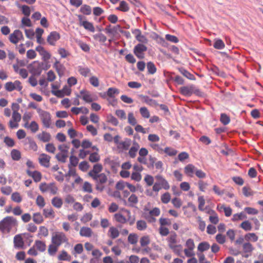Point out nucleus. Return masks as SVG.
Returning a JSON list of instances; mask_svg holds the SVG:
<instances>
[{
  "label": "nucleus",
  "instance_id": "nucleus-33",
  "mask_svg": "<svg viewBox=\"0 0 263 263\" xmlns=\"http://www.w3.org/2000/svg\"><path fill=\"white\" fill-rule=\"evenodd\" d=\"M242 250L245 253L251 254L254 250L253 246L250 242H246L242 244Z\"/></svg>",
  "mask_w": 263,
  "mask_h": 263
},
{
  "label": "nucleus",
  "instance_id": "nucleus-8",
  "mask_svg": "<svg viewBox=\"0 0 263 263\" xmlns=\"http://www.w3.org/2000/svg\"><path fill=\"white\" fill-rule=\"evenodd\" d=\"M5 88L7 91L9 92L14 90L21 91L23 88V86L20 81L16 80L14 82H8L6 83L5 84Z\"/></svg>",
  "mask_w": 263,
  "mask_h": 263
},
{
  "label": "nucleus",
  "instance_id": "nucleus-48",
  "mask_svg": "<svg viewBox=\"0 0 263 263\" xmlns=\"http://www.w3.org/2000/svg\"><path fill=\"white\" fill-rule=\"evenodd\" d=\"M58 259L60 260L69 261L71 259V256L68 255L66 251L63 250L58 256Z\"/></svg>",
  "mask_w": 263,
  "mask_h": 263
},
{
  "label": "nucleus",
  "instance_id": "nucleus-40",
  "mask_svg": "<svg viewBox=\"0 0 263 263\" xmlns=\"http://www.w3.org/2000/svg\"><path fill=\"white\" fill-rule=\"evenodd\" d=\"M115 220L119 223L124 224L127 222V220L126 217L121 213H116L114 215Z\"/></svg>",
  "mask_w": 263,
  "mask_h": 263
},
{
  "label": "nucleus",
  "instance_id": "nucleus-19",
  "mask_svg": "<svg viewBox=\"0 0 263 263\" xmlns=\"http://www.w3.org/2000/svg\"><path fill=\"white\" fill-rule=\"evenodd\" d=\"M197 168L192 164H189L186 165L184 168V174L188 177H193Z\"/></svg>",
  "mask_w": 263,
  "mask_h": 263
},
{
  "label": "nucleus",
  "instance_id": "nucleus-57",
  "mask_svg": "<svg viewBox=\"0 0 263 263\" xmlns=\"http://www.w3.org/2000/svg\"><path fill=\"white\" fill-rule=\"evenodd\" d=\"M180 72L185 77L189 80H194L195 79L194 76L184 69H181L179 70Z\"/></svg>",
  "mask_w": 263,
  "mask_h": 263
},
{
  "label": "nucleus",
  "instance_id": "nucleus-62",
  "mask_svg": "<svg viewBox=\"0 0 263 263\" xmlns=\"http://www.w3.org/2000/svg\"><path fill=\"white\" fill-rule=\"evenodd\" d=\"M246 218H247L246 215L243 212H241L240 213L234 214L232 218V220L233 221H236Z\"/></svg>",
  "mask_w": 263,
  "mask_h": 263
},
{
  "label": "nucleus",
  "instance_id": "nucleus-15",
  "mask_svg": "<svg viewBox=\"0 0 263 263\" xmlns=\"http://www.w3.org/2000/svg\"><path fill=\"white\" fill-rule=\"evenodd\" d=\"M51 157L45 154H42L40 155L39 158V161L40 164L46 168L50 166V160Z\"/></svg>",
  "mask_w": 263,
  "mask_h": 263
},
{
  "label": "nucleus",
  "instance_id": "nucleus-53",
  "mask_svg": "<svg viewBox=\"0 0 263 263\" xmlns=\"http://www.w3.org/2000/svg\"><path fill=\"white\" fill-rule=\"evenodd\" d=\"M214 47L217 49H222L224 48V42L221 39H216L213 45Z\"/></svg>",
  "mask_w": 263,
  "mask_h": 263
},
{
  "label": "nucleus",
  "instance_id": "nucleus-49",
  "mask_svg": "<svg viewBox=\"0 0 263 263\" xmlns=\"http://www.w3.org/2000/svg\"><path fill=\"white\" fill-rule=\"evenodd\" d=\"M173 252L178 256H181L182 251V246L181 245H176L170 248Z\"/></svg>",
  "mask_w": 263,
  "mask_h": 263
},
{
  "label": "nucleus",
  "instance_id": "nucleus-12",
  "mask_svg": "<svg viewBox=\"0 0 263 263\" xmlns=\"http://www.w3.org/2000/svg\"><path fill=\"white\" fill-rule=\"evenodd\" d=\"M60 34L57 31H52L50 33L48 36L47 41V42L52 46H54L55 43L60 39Z\"/></svg>",
  "mask_w": 263,
  "mask_h": 263
},
{
  "label": "nucleus",
  "instance_id": "nucleus-41",
  "mask_svg": "<svg viewBox=\"0 0 263 263\" xmlns=\"http://www.w3.org/2000/svg\"><path fill=\"white\" fill-rule=\"evenodd\" d=\"M93 179L99 182L100 184H104L107 182V177L104 173H101L97 175L96 178Z\"/></svg>",
  "mask_w": 263,
  "mask_h": 263
},
{
  "label": "nucleus",
  "instance_id": "nucleus-35",
  "mask_svg": "<svg viewBox=\"0 0 263 263\" xmlns=\"http://www.w3.org/2000/svg\"><path fill=\"white\" fill-rule=\"evenodd\" d=\"M32 219L33 222L37 224L42 223L44 221V218L40 212L34 213L32 216Z\"/></svg>",
  "mask_w": 263,
  "mask_h": 263
},
{
  "label": "nucleus",
  "instance_id": "nucleus-54",
  "mask_svg": "<svg viewBox=\"0 0 263 263\" xmlns=\"http://www.w3.org/2000/svg\"><path fill=\"white\" fill-rule=\"evenodd\" d=\"M163 152L165 153L169 156H174L177 154L178 151L171 147H166L164 149H163Z\"/></svg>",
  "mask_w": 263,
  "mask_h": 263
},
{
  "label": "nucleus",
  "instance_id": "nucleus-18",
  "mask_svg": "<svg viewBox=\"0 0 263 263\" xmlns=\"http://www.w3.org/2000/svg\"><path fill=\"white\" fill-rule=\"evenodd\" d=\"M80 93L82 99L86 102L90 103L96 100L92 97L90 92L87 90H82Z\"/></svg>",
  "mask_w": 263,
  "mask_h": 263
},
{
  "label": "nucleus",
  "instance_id": "nucleus-51",
  "mask_svg": "<svg viewBox=\"0 0 263 263\" xmlns=\"http://www.w3.org/2000/svg\"><path fill=\"white\" fill-rule=\"evenodd\" d=\"M161 201L164 204L168 203L171 199V194L168 192H165L161 196Z\"/></svg>",
  "mask_w": 263,
  "mask_h": 263
},
{
  "label": "nucleus",
  "instance_id": "nucleus-47",
  "mask_svg": "<svg viewBox=\"0 0 263 263\" xmlns=\"http://www.w3.org/2000/svg\"><path fill=\"white\" fill-rule=\"evenodd\" d=\"M147 72L150 74H154L157 70V68L155 64L152 62H148L147 63Z\"/></svg>",
  "mask_w": 263,
  "mask_h": 263
},
{
  "label": "nucleus",
  "instance_id": "nucleus-36",
  "mask_svg": "<svg viewBox=\"0 0 263 263\" xmlns=\"http://www.w3.org/2000/svg\"><path fill=\"white\" fill-rule=\"evenodd\" d=\"M245 239L247 242H256L258 240V237L254 233H249L245 235Z\"/></svg>",
  "mask_w": 263,
  "mask_h": 263
},
{
  "label": "nucleus",
  "instance_id": "nucleus-34",
  "mask_svg": "<svg viewBox=\"0 0 263 263\" xmlns=\"http://www.w3.org/2000/svg\"><path fill=\"white\" fill-rule=\"evenodd\" d=\"M26 140L25 144L28 145V147L30 149L33 150L34 152L37 150V145L32 138H27Z\"/></svg>",
  "mask_w": 263,
  "mask_h": 263
},
{
  "label": "nucleus",
  "instance_id": "nucleus-60",
  "mask_svg": "<svg viewBox=\"0 0 263 263\" xmlns=\"http://www.w3.org/2000/svg\"><path fill=\"white\" fill-rule=\"evenodd\" d=\"M80 11L85 15H90L91 13V7L87 5H83L80 8Z\"/></svg>",
  "mask_w": 263,
  "mask_h": 263
},
{
  "label": "nucleus",
  "instance_id": "nucleus-31",
  "mask_svg": "<svg viewBox=\"0 0 263 263\" xmlns=\"http://www.w3.org/2000/svg\"><path fill=\"white\" fill-rule=\"evenodd\" d=\"M51 204L54 207L60 209L63 205V201L61 198L56 196L51 199Z\"/></svg>",
  "mask_w": 263,
  "mask_h": 263
},
{
  "label": "nucleus",
  "instance_id": "nucleus-50",
  "mask_svg": "<svg viewBox=\"0 0 263 263\" xmlns=\"http://www.w3.org/2000/svg\"><path fill=\"white\" fill-rule=\"evenodd\" d=\"M24 126L29 128L32 133H35L39 130V125L35 121H32L29 126H27V123Z\"/></svg>",
  "mask_w": 263,
  "mask_h": 263
},
{
  "label": "nucleus",
  "instance_id": "nucleus-9",
  "mask_svg": "<svg viewBox=\"0 0 263 263\" xmlns=\"http://www.w3.org/2000/svg\"><path fill=\"white\" fill-rule=\"evenodd\" d=\"M43 65L39 61H34L29 67L30 72L34 75H40L42 71Z\"/></svg>",
  "mask_w": 263,
  "mask_h": 263
},
{
  "label": "nucleus",
  "instance_id": "nucleus-16",
  "mask_svg": "<svg viewBox=\"0 0 263 263\" xmlns=\"http://www.w3.org/2000/svg\"><path fill=\"white\" fill-rule=\"evenodd\" d=\"M102 165L100 163H97L93 165L92 170L88 173V175L92 179H96V176L99 175V173L102 171Z\"/></svg>",
  "mask_w": 263,
  "mask_h": 263
},
{
  "label": "nucleus",
  "instance_id": "nucleus-43",
  "mask_svg": "<svg viewBox=\"0 0 263 263\" xmlns=\"http://www.w3.org/2000/svg\"><path fill=\"white\" fill-rule=\"evenodd\" d=\"M120 91L119 90L116 88L110 87L109 88L107 91V95L110 98H115V95H118Z\"/></svg>",
  "mask_w": 263,
  "mask_h": 263
},
{
  "label": "nucleus",
  "instance_id": "nucleus-5",
  "mask_svg": "<svg viewBox=\"0 0 263 263\" xmlns=\"http://www.w3.org/2000/svg\"><path fill=\"white\" fill-rule=\"evenodd\" d=\"M39 189L42 193L49 192L52 195L57 194L58 191V188L54 182L50 183L42 182L40 184Z\"/></svg>",
  "mask_w": 263,
  "mask_h": 263
},
{
  "label": "nucleus",
  "instance_id": "nucleus-13",
  "mask_svg": "<svg viewBox=\"0 0 263 263\" xmlns=\"http://www.w3.org/2000/svg\"><path fill=\"white\" fill-rule=\"evenodd\" d=\"M35 50L39 53L40 55L42 57V59L44 61H48L51 58L50 53L45 50L43 47L38 46L35 48Z\"/></svg>",
  "mask_w": 263,
  "mask_h": 263
},
{
  "label": "nucleus",
  "instance_id": "nucleus-17",
  "mask_svg": "<svg viewBox=\"0 0 263 263\" xmlns=\"http://www.w3.org/2000/svg\"><path fill=\"white\" fill-rule=\"evenodd\" d=\"M157 182L158 183L163 189L168 190L170 188V185L168 181L161 175H157L155 176Z\"/></svg>",
  "mask_w": 263,
  "mask_h": 263
},
{
  "label": "nucleus",
  "instance_id": "nucleus-61",
  "mask_svg": "<svg viewBox=\"0 0 263 263\" xmlns=\"http://www.w3.org/2000/svg\"><path fill=\"white\" fill-rule=\"evenodd\" d=\"M11 198L13 201L16 203H20L22 201V198L20 194L18 192H14L12 193Z\"/></svg>",
  "mask_w": 263,
  "mask_h": 263
},
{
  "label": "nucleus",
  "instance_id": "nucleus-27",
  "mask_svg": "<svg viewBox=\"0 0 263 263\" xmlns=\"http://www.w3.org/2000/svg\"><path fill=\"white\" fill-rule=\"evenodd\" d=\"M53 67L56 70L60 77L64 74L65 67L59 61H56L53 64Z\"/></svg>",
  "mask_w": 263,
  "mask_h": 263
},
{
  "label": "nucleus",
  "instance_id": "nucleus-7",
  "mask_svg": "<svg viewBox=\"0 0 263 263\" xmlns=\"http://www.w3.org/2000/svg\"><path fill=\"white\" fill-rule=\"evenodd\" d=\"M147 50V47L143 44H138L133 49L134 53L139 59L144 58V52Z\"/></svg>",
  "mask_w": 263,
  "mask_h": 263
},
{
  "label": "nucleus",
  "instance_id": "nucleus-20",
  "mask_svg": "<svg viewBox=\"0 0 263 263\" xmlns=\"http://www.w3.org/2000/svg\"><path fill=\"white\" fill-rule=\"evenodd\" d=\"M132 144V140L130 139L126 138L117 145V148L122 151H127L129 149Z\"/></svg>",
  "mask_w": 263,
  "mask_h": 263
},
{
  "label": "nucleus",
  "instance_id": "nucleus-26",
  "mask_svg": "<svg viewBox=\"0 0 263 263\" xmlns=\"http://www.w3.org/2000/svg\"><path fill=\"white\" fill-rule=\"evenodd\" d=\"M14 246L15 248H22L24 242L22 236L20 234L16 235L13 239Z\"/></svg>",
  "mask_w": 263,
  "mask_h": 263
},
{
  "label": "nucleus",
  "instance_id": "nucleus-6",
  "mask_svg": "<svg viewBox=\"0 0 263 263\" xmlns=\"http://www.w3.org/2000/svg\"><path fill=\"white\" fill-rule=\"evenodd\" d=\"M186 248L184 250V252L186 257H190L195 256L194 250L195 248L194 240L190 238L185 242Z\"/></svg>",
  "mask_w": 263,
  "mask_h": 263
},
{
  "label": "nucleus",
  "instance_id": "nucleus-59",
  "mask_svg": "<svg viewBox=\"0 0 263 263\" xmlns=\"http://www.w3.org/2000/svg\"><path fill=\"white\" fill-rule=\"evenodd\" d=\"M150 243V238L148 236H142L140 239V243L142 247L147 246Z\"/></svg>",
  "mask_w": 263,
  "mask_h": 263
},
{
  "label": "nucleus",
  "instance_id": "nucleus-2",
  "mask_svg": "<svg viewBox=\"0 0 263 263\" xmlns=\"http://www.w3.org/2000/svg\"><path fill=\"white\" fill-rule=\"evenodd\" d=\"M37 112L39 114V117L43 126L46 128H49L52 124L51 116L50 114L41 108L37 109Z\"/></svg>",
  "mask_w": 263,
  "mask_h": 263
},
{
  "label": "nucleus",
  "instance_id": "nucleus-52",
  "mask_svg": "<svg viewBox=\"0 0 263 263\" xmlns=\"http://www.w3.org/2000/svg\"><path fill=\"white\" fill-rule=\"evenodd\" d=\"M138 236L136 233H131L128 236V241L132 245H135L138 242Z\"/></svg>",
  "mask_w": 263,
  "mask_h": 263
},
{
  "label": "nucleus",
  "instance_id": "nucleus-22",
  "mask_svg": "<svg viewBox=\"0 0 263 263\" xmlns=\"http://www.w3.org/2000/svg\"><path fill=\"white\" fill-rule=\"evenodd\" d=\"M26 173L29 176L31 177L35 182H40L41 180L42 174L39 171L31 172L29 170H27Z\"/></svg>",
  "mask_w": 263,
  "mask_h": 263
},
{
  "label": "nucleus",
  "instance_id": "nucleus-3",
  "mask_svg": "<svg viewBox=\"0 0 263 263\" xmlns=\"http://www.w3.org/2000/svg\"><path fill=\"white\" fill-rule=\"evenodd\" d=\"M180 92L182 95L187 97L191 96L193 94L201 96L202 93L200 89L196 88L193 84L180 87Z\"/></svg>",
  "mask_w": 263,
  "mask_h": 263
},
{
  "label": "nucleus",
  "instance_id": "nucleus-55",
  "mask_svg": "<svg viewBox=\"0 0 263 263\" xmlns=\"http://www.w3.org/2000/svg\"><path fill=\"white\" fill-rule=\"evenodd\" d=\"M198 209L200 211H204V206L205 203V201L204 198L203 196H200L198 197Z\"/></svg>",
  "mask_w": 263,
  "mask_h": 263
},
{
  "label": "nucleus",
  "instance_id": "nucleus-28",
  "mask_svg": "<svg viewBox=\"0 0 263 263\" xmlns=\"http://www.w3.org/2000/svg\"><path fill=\"white\" fill-rule=\"evenodd\" d=\"M37 136L39 140L43 142H49L51 139L50 134L45 131H43L41 133L38 134Z\"/></svg>",
  "mask_w": 263,
  "mask_h": 263
},
{
  "label": "nucleus",
  "instance_id": "nucleus-44",
  "mask_svg": "<svg viewBox=\"0 0 263 263\" xmlns=\"http://www.w3.org/2000/svg\"><path fill=\"white\" fill-rule=\"evenodd\" d=\"M240 227L244 230L245 231H250L252 229V226L249 220H245L243 221L240 225Z\"/></svg>",
  "mask_w": 263,
  "mask_h": 263
},
{
  "label": "nucleus",
  "instance_id": "nucleus-4",
  "mask_svg": "<svg viewBox=\"0 0 263 263\" xmlns=\"http://www.w3.org/2000/svg\"><path fill=\"white\" fill-rule=\"evenodd\" d=\"M65 233L62 232H57L54 233L51 237V242L60 247L62 243L68 242Z\"/></svg>",
  "mask_w": 263,
  "mask_h": 263
},
{
  "label": "nucleus",
  "instance_id": "nucleus-64",
  "mask_svg": "<svg viewBox=\"0 0 263 263\" xmlns=\"http://www.w3.org/2000/svg\"><path fill=\"white\" fill-rule=\"evenodd\" d=\"M79 72L82 76L86 77L88 76L90 73V70L87 67L80 66L79 67Z\"/></svg>",
  "mask_w": 263,
  "mask_h": 263
},
{
  "label": "nucleus",
  "instance_id": "nucleus-39",
  "mask_svg": "<svg viewBox=\"0 0 263 263\" xmlns=\"http://www.w3.org/2000/svg\"><path fill=\"white\" fill-rule=\"evenodd\" d=\"M116 9L122 12H127L129 10V7L125 1H122L120 2L119 6L116 8Z\"/></svg>",
  "mask_w": 263,
  "mask_h": 263
},
{
  "label": "nucleus",
  "instance_id": "nucleus-11",
  "mask_svg": "<svg viewBox=\"0 0 263 263\" xmlns=\"http://www.w3.org/2000/svg\"><path fill=\"white\" fill-rule=\"evenodd\" d=\"M83 18L82 15H78L79 25L83 26L86 30L91 32H94L95 31V28L93 24L87 21L83 20Z\"/></svg>",
  "mask_w": 263,
  "mask_h": 263
},
{
  "label": "nucleus",
  "instance_id": "nucleus-32",
  "mask_svg": "<svg viewBox=\"0 0 263 263\" xmlns=\"http://www.w3.org/2000/svg\"><path fill=\"white\" fill-rule=\"evenodd\" d=\"M43 213L45 218H53L55 217V213L51 207L44 209Z\"/></svg>",
  "mask_w": 263,
  "mask_h": 263
},
{
  "label": "nucleus",
  "instance_id": "nucleus-10",
  "mask_svg": "<svg viewBox=\"0 0 263 263\" xmlns=\"http://www.w3.org/2000/svg\"><path fill=\"white\" fill-rule=\"evenodd\" d=\"M24 36L20 30H15L9 35V40L13 44H16L20 41L23 40Z\"/></svg>",
  "mask_w": 263,
  "mask_h": 263
},
{
  "label": "nucleus",
  "instance_id": "nucleus-1",
  "mask_svg": "<svg viewBox=\"0 0 263 263\" xmlns=\"http://www.w3.org/2000/svg\"><path fill=\"white\" fill-rule=\"evenodd\" d=\"M18 222L12 216H7L0 221V231L3 233H15L17 230Z\"/></svg>",
  "mask_w": 263,
  "mask_h": 263
},
{
  "label": "nucleus",
  "instance_id": "nucleus-38",
  "mask_svg": "<svg viewBox=\"0 0 263 263\" xmlns=\"http://www.w3.org/2000/svg\"><path fill=\"white\" fill-rule=\"evenodd\" d=\"M210 248V245L209 242L206 241H203L200 242L197 247L198 251L199 253H202L204 251L208 250Z\"/></svg>",
  "mask_w": 263,
  "mask_h": 263
},
{
  "label": "nucleus",
  "instance_id": "nucleus-30",
  "mask_svg": "<svg viewBox=\"0 0 263 263\" xmlns=\"http://www.w3.org/2000/svg\"><path fill=\"white\" fill-rule=\"evenodd\" d=\"M120 233L117 228L114 227L109 228L108 232V236L112 239L117 238L119 236Z\"/></svg>",
  "mask_w": 263,
  "mask_h": 263
},
{
  "label": "nucleus",
  "instance_id": "nucleus-23",
  "mask_svg": "<svg viewBox=\"0 0 263 263\" xmlns=\"http://www.w3.org/2000/svg\"><path fill=\"white\" fill-rule=\"evenodd\" d=\"M140 148L139 144L136 141L133 143L132 146L130 148L128 152V155L132 158H134L136 155L138 151Z\"/></svg>",
  "mask_w": 263,
  "mask_h": 263
},
{
  "label": "nucleus",
  "instance_id": "nucleus-58",
  "mask_svg": "<svg viewBox=\"0 0 263 263\" xmlns=\"http://www.w3.org/2000/svg\"><path fill=\"white\" fill-rule=\"evenodd\" d=\"M139 111L143 118L147 119L150 117L149 111L146 107H141L139 109Z\"/></svg>",
  "mask_w": 263,
  "mask_h": 263
},
{
  "label": "nucleus",
  "instance_id": "nucleus-24",
  "mask_svg": "<svg viewBox=\"0 0 263 263\" xmlns=\"http://www.w3.org/2000/svg\"><path fill=\"white\" fill-rule=\"evenodd\" d=\"M169 248L177 245V235L175 232H172L166 239Z\"/></svg>",
  "mask_w": 263,
  "mask_h": 263
},
{
  "label": "nucleus",
  "instance_id": "nucleus-14",
  "mask_svg": "<svg viewBox=\"0 0 263 263\" xmlns=\"http://www.w3.org/2000/svg\"><path fill=\"white\" fill-rule=\"evenodd\" d=\"M71 91L70 86H65L62 90L52 91V93L58 97L62 98L64 96H69L71 93Z\"/></svg>",
  "mask_w": 263,
  "mask_h": 263
},
{
  "label": "nucleus",
  "instance_id": "nucleus-46",
  "mask_svg": "<svg viewBox=\"0 0 263 263\" xmlns=\"http://www.w3.org/2000/svg\"><path fill=\"white\" fill-rule=\"evenodd\" d=\"M136 228L139 231H144L147 228V223L143 220H138L136 222Z\"/></svg>",
  "mask_w": 263,
  "mask_h": 263
},
{
  "label": "nucleus",
  "instance_id": "nucleus-21",
  "mask_svg": "<svg viewBox=\"0 0 263 263\" xmlns=\"http://www.w3.org/2000/svg\"><path fill=\"white\" fill-rule=\"evenodd\" d=\"M139 202L138 197L134 193H132L128 197L127 199V205L128 206L134 208L136 206V205Z\"/></svg>",
  "mask_w": 263,
  "mask_h": 263
},
{
  "label": "nucleus",
  "instance_id": "nucleus-29",
  "mask_svg": "<svg viewBox=\"0 0 263 263\" xmlns=\"http://www.w3.org/2000/svg\"><path fill=\"white\" fill-rule=\"evenodd\" d=\"M33 245L37 250L41 252H44L46 249L45 242L40 240H36Z\"/></svg>",
  "mask_w": 263,
  "mask_h": 263
},
{
  "label": "nucleus",
  "instance_id": "nucleus-42",
  "mask_svg": "<svg viewBox=\"0 0 263 263\" xmlns=\"http://www.w3.org/2000/svg\"><path fill=\"white\" fill-rule=\"evenodd\" d=\"M59 247V246H56V245H54V243L51 242V243L48 246V254L51 256L54 255L56 252L58 251Z\"/></svg>",
  "mask_w": 263,
  "mask_h": 263
},
{
  "label": "nucleus",
  "instance_id": "nucleus-63",
  "mask_svg": "<svg viewBox=\"0 0 263 263\" xmlns=\"http://www.w3.org/2000/svg\"><path fill=\"white\" fill-rule=\"evenodd\" d=\"M92 218V214L90 213H85L81 218V221L83 223H86Z\"/></svg>",
  "mask_w": 263,
  "mask_h": 263
},
{
  "label": "nucleus",
  "instance_id": "nucleus-37",
  "mask_svg": "<svg viewBox=\"0 0 263 263\" xmlns=\"http://www.w3.org/2000/svg\"><path fill=\"white\" fill-rule=\"evenodd\" d=\"M49 235V231L48 229L45 226H41L39 227V232L37 233V237L42 238V237H46Z\"/></svg>",
  "mask_w": 263,
  "mask_h": 263
},
{
  "label": "nucleus",
  "instance_id": "nucleus-45",
  "mask_svg": "<svg viewBox=\"0 0 263 263\" xmlns=\"http://www.w3.org/2000/svg\"><path fill=\"white\" fill-rule=\"evenodd\" d=\"M10 154L12 159L14 161H18L21 158V153L17 149H12Z\"/></svg>",
  "mask_w": 263,
  "mask_h": 263
},
{
  "label": "nucleus",
  "instance_id": "nucleus-56",
  "mask_svg": "<svg viewBox=\"0 0 263 263\" xmlns=\"http://www.w3.org/2000/svg\"><path fill=\"white\" fill-rule=\"evenodd\" d=\"M100 160V155L98 153L95 152L91 153L89 157V160L92 163L98 162Z\"/></svg>",
  "mask_w": 263,
  "mask_h": 263
},
{
  "label": "nucleus",
  "instance_id": "nucleus-25",
  "mask_svg": "<svg viewBox=\"0 0 263 263\" xmlns=\"http://www.w3.org/2000/svg\"><path fill=\"white\" fill-rule=\"evenodd\" d=\"M92 234V230L87 227H82L80 230V235L82 237H90Z\"/></svg>",
  "mask_w": 263,
  "mask_h": 263
}]
</instances>
